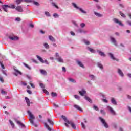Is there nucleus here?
<instances>
[{
    "instance_id": "1",
    "label": "nucleus",
    "mask_w": 131,
    "mask_h": 131,
    "mask_svg": "<svg viewBox=\"0 0 131 131\" xmlns=\"http://www.w3.org/2000/svg\"><path fill=\"white\" fill-rule=\"evenodd\" d=\"M61 117L63 118L64 121L66 122L64 123V125H66V127L69 128V124H70L73 129H76V126L72 121L68 120V119H67V118L65 116L62 115Z\"/></svg>"
},
{
    "instance_id": "2",
    "label": "nucleus",
    "mask_w": 131,
    "mask_h": 131,
    "mask_svg": "<svg viewBox=\"0 0 131 131\" xmlns=\"http://www.w3.org/2000/svg\"><path fill=\"white\" fill-rule=\"evenodd\" d=\"M27 113L29 115V116L30 117V123H31L33 125H34V126H35V127H37V125L34 124V121L33 120H32V119H35V117H34V116L33 115H32V114L31 113V112H30V111H28Z\"/></svg>"
},
{
    "instance_id": "3",
    "label": "nucleus",
    "mask_w": 131,
    "mask_h": 131,
    "mask_svg": "<svg viewBox=\"0 0 131 131\" xmlns=\"http://www.w3.org/2000/svg\"><path fill=\"white\" fill-rule=\"evenodd\" d=\"M55 60L59 63H64V59L60 56L59 53L56 52L55 54Z\"/></svg>"
},
{
    "instance_id": "4",
    "label": "nucleus",
    "mask_w": 131,
    "mask_h": 131,
    "mask_svg": "<svg viewBox=\"0 0 131 131\" xmlns=\"http://www.w3.org/2000/svg\"><path fill=\"white\" fill-rule=\"evenodd\" d=\"M99 119L104 127H105V128H109V125L108 124V123H107V122H106V120L105 119H103V118L101 117H99Z\"/></svg>"
},
{
    "instance_id": "5",
    "label": "nucleus",
    "mask_w": 131,
    "mask_h": 131,
    "mask_svg": "<svg viewBox=\"0 0 131 131\" xmlns=\"http://www.w3.org/2000/svg\"><path fill=\"white\" fill-rule=\"evenodd\" d=\"M107 108L112 115H116V112L111 106H108Z\"/></svg>"
},
{
    "instance_id": "6",
    "label": "nucleus",
    "mask_w": 131,
    "mask_h": 131,
    "mask_svg": "<svg viewBox=\"0 0 131 131\" xmlns=\"http://www.w3.org/2000/svg\"><path fill=\"white\" fill-rule=\"evenodd\" d=\"M113 20L115 23H116V24H118L119 26H121L122 27H123V26H124V25L122 24L121 21H119V20H118V19L117 18H114Z\"/></svg>"
},
{
    "instance_id": "7",
    "label": "nucleus",
    "mask_w": 131,
    "mask_h": 131,
    "mask_svg": "<svg viewBox=\"0 0 131 131\" xmlns=\"http://www.w3.org/2000/svg\"><path fill=\"white\" fill-rule=\"evenodd\" d=\"M14 121L16 123H17V124H18V125H19V126H21L22 128H25V125L22 123V122H21L20 121L18 120V119L15 118Z\"/></svg>"
},
{
    "instance_id": "8",
    "label": "nucleus",
    "mask_w": 131,
    "mask_h": 131,
    "mask_svg": "<svg viewBox=\"0 0 131 131\" xmlns=\"http://www.w3.org/2000/svg\"><path fill=\"white\" fill-rule=\"evenodd\" d=\"M9 38L11 40H13L14 41H16V40H19V37L16 36H9Z\"/></svg>"
},
{
    "instance_id": "9",
    "label": "nucleus",
    "mask_w": 131,
    "mask_h": 131,
    "mask_svg": "<svg viewBox=\"0 0 131 131\" xmlns=\"http://www.w3.org/2000/svg\"><path fill=\"white\" fill-rule=\"evenodd\" d=\"M77 33H84V34H85V33H88V31H85L82 29H78L76 31Z\"/></svg>"
},
{
    "instance_id": "10",
    "label": "nucleus",
    "mask_w": 131,
    "mask_h": 131,
    "mask_svg": "<svg viewBox=\"0 0 131 131\" xmlns=\"http://www.w3.org/2000/svg\"><path fill=\"white\" fill-rule=\"evenodd\" d=\"M14 71L15 72L13 73L14 75L15 76H18V74H19L20 75H22V72H20L19 70L14 69Z\"/></svg>"
},
{
    "instance_id": "11",
    "label": "nucleus",
    "mask_w": 131,
    "mask_h": 131,
    "mask_svg": "<svg viewBox=\"0 0 131 131\" xmlns=\"http://www.w3.org/2000/svg\"><path fill=\"white\" fill-rule=\"evenodd\" d=\"M3 10H4V12H8V8H9V5H3L1 6Z\"/></svg>"
},
{
    "instance_id": "12",
    "label": "nucleus",
    "mask_w": 131,
    "mask_h": 131,
    "mask_svg": "<svg viewBox=\"0 0 131 131\" xmlns=\"http://www.w3.org/2000/svg\"><path fill=\"white\" fill-rule=\"evenodd\" d=\"M110 39L112 43H113L116 47H117V42L116 41L115 38H114L113 37H110Z\"/></svg>"
},
{
    "instance_id": "13",
    "label": "nucleus",
    "mask_w": 131,
    "mask_h": 131,
    "mask_svg": "<svg viewBox=\"0 0 131 131\" xmlns=\"http://www.w3.org/2000/svg\"><path fill=\"white\" fill-rule=\"evenodd\" d=\"M16 11L17 12H19L20 13H22L23 12V8H22L21 6H18L15 8Z\"/></svg>"
},
{
    "instance_id": "14",
    "label": "nucleus",
    "mask_w": 131,
    "mask_h": 131,
    "mask_svg": "<svg viewBox=\"0 0 131 131\" xmlns=\"http://www.w3.org/2000/svg\"><path fill=\"white\" fill-rule=\"evenodd\" d=\"M97 52L98 54H99V55H100V56L101 57H106V54H105V53L102 52L101 50H97Z\"/></svg>"
},
{
    "instance_id": "15",
    "label": "nucleus",
    "mask_w": 131,
    "mask_h": 131,
    "mask_svg": "<svg viewBox=\"0 0 131 131\" xmlns=\"http://www.w3.org/2000/svg\"><path fill=\"white\" fill-rule=\"evenodd\" d=\"M117 72L119 75H120V76H121V77H123V76H124V74H123V72H122V71H121L120 69H118Z\"/></svg>"
},
{
    "instance_id": "16",
    "label": "nucleus",
    "mask_w": 131,
    "mask_h": 131,
    "mask_svg": "<svg viewBox=\"0 0 131 131\" xmlns=\"http://www.w3.org/2000/svg\"><path fill=\"white\" fill-rule=\"evenodd\" d=\"M79 93L80 95V96H82L83 97L85 94H86V91L84 90V89H82L81 91H79Z\"/></svg>"
},
{
    "instance_id": "17",
    "label": "nucleus",
    "mask_w": 131,
    "mask_h": 131,
    "mask_svg": "<svg viewBox=\"0 0 131 131\" xmlns=\"http://www.w3.org/2000/svg\"><path fill=\"white\" fill-rule=\"evenodd\" d=\"M108 55H109L111 59H112L114 61H117V62H118V59H117L115 57H114V55H113V54H112V53H109Z\"/></svg>"
},
{
    "instance_id": "18",
    "label": "nucleus",
    "mask_w": 131,
    "mask_h": 131,
    "mask_svg": "<svg viewBox=\"0 0 131 131\" xmlns=\"http://www.w3.org/2000/svg\"><path fill=\"white\" fill-rule=\"evenodd\" d=\"M97 67L100 68L101 70H103L104 69V67L103 66V64L101 62H97Z\"/></svg>"
},
{
    "instance_id": "19",
    "label": "nucleus",
    "mask_w": 131,
    "mask_h": 131,
    "mask_svg": "<svg viewBox=\"0 0 131 131\" xmlns=\"http://www.w3.org/2000/svg\"><path fill=\"white\" fill-rule=\"evenodd\" d=\"M111 101L113 105H114L115 106H116V105H117V102H116V100H115V99H114V98H112Z\"/></svg>"
},
{
    "instance_id": "20",
    "label": "nucleus",
    "mask_w": 131,
    "mask_h": 131,
    "mask_svg": "<svg viewBox=\"0 0 131 131\" xmlns=\"http://www.w3.org/2000/svg\"><path fill=\"white\" fill-rule=\"evenodd\" d=\"M77 64L80 66V67H81L82 68H84V66H83V64H82V62L79 60L76 61Z\"/></svg>"
},
{
    "instance_id": "21",
    "label": "nucleus",
    "mask_w": 131,
    "mask_h": 131,
    "mask_svg": "<svg viewBox=\"0 0 131 131\" xmlns=\"http://www.w3.org/2000/svg\"><path fill=\"white\" fill-rule=\"evenodd\" d=\"M49 40H51V41H52L53 42H56V39L54 37H53L52 35L49 36Z\"/></svg>"
},
{
    "instance_id": "22",
    "label": "nucleus",
    "mask_w": 131,
    "mask_h": 131,
    "mask_svg": "<svg viewBox=\"0 0 131 131\" xmlns=\"http://www.w3.org/2000/svg\"><path fill=\"white\" fill-rule=\"evenodd\" d=\"M74 108H75L76 109H77V110H79V111H81V112H82V108H81L80 107H79V105L75 104L74 105Z\"/></svg>"
},
{
    "instance_id": "23",
    "label": "nucleus",
    "mask_w": 131,
    "mask_h": 131,
    "mask_svg": "<svg viewBox=\"0 0 131 131\" xmlns=\"http://www.w3.org/2000/svg\"><path fill=\"white\" fill-rule=\"evenodd\" d=\"M39 71L41 74H42V75H45V76H47V71L45 70L40 69Z\"/></svg>"
},
{
    "instance_id": "24",
    "label": "nucleus",
    "mask_w": 131,
    "mask_h": 131,
    "mask_svg": "<svg viewBox=\"0 0 131 131\" xmlns=\"http://www.w3.org/2000/svg\"><path fill=\"white\" fill-rule=\"evenodd\" d=\"M25 99L26 100V102L27 103V106L29 107V106H30V100H29V99L26 97H25Z\"/></svg>"
},
{
    "instance_id": "25",
    "label": "nucleus",
    "mask_w": 131,
    "mask_h": 131,
    "mask_svg": "<svg viewBox=\"0 0 131 131\" xmlns=\"http://www.w3.org/2000/svg\"><path fill=\"white\" fill-rule=\"evenodd\" d=\"M87 50L88 51H89L90 52H91V53H95L96 52V51H95V50H94L92 48H90L89 47L86 48Z\"/></svg>"
},
{
    "instance_id": "26",
    "label": "nucleus",
    "mask_w": 131,
    "mask_h": 131,
    "mask_svg": "<svg viewBox=\"0 0 131 131\" xmlns=\"http://www.w3.org/2000/svg\"><path fill=\"white\" fill-rule=\"evenodd\" d=\"M36 57L38 59V60H39V61H40V62H41V63H45L43 59H42V58L41 57H40V56H39L38 55H36Z\"/></svg>"
},
{
    "instance_id": "27",
    "label": "nucleus",
    "mask_w": 131,
    "mask_h": 131,
    "mask_svg": "<svg viewBox=\"0 0 131 131\" xmlns=\"http://www.w3.org/2000/svg\"><path fill=\"white\" fill-rule=\"evenodd\" d=\"M44 124L45 126L46 127V128H47L48 130L52 131V128L50 127V126H49V125H48L47 123H44Z\"/></svg>"
},
{
    "instance_id": "28",
    "label": "nucleus",
    "mask_w": 131,
    "mask_h": 131,
    "mask_svg": "<svg viewBox=\"0 0 131 131\" xmlns=\"http://www.w3.org/2000/svg\"><path fill=\"white\" fill-rule=\"evenodd\" d=\"M83 42H84V43H85V45H86V46H89V45L91 44V43L90 42V41L89 40H85V39L83 40Z\"/></svg>"
},
{
    "instance_id": "29",
    "label": "nucleus",
    "mask_w": 131,
    "mask_h": 131,
    "mask_svg": "<svg viewBox=\"0 0 131 131\" xmlns=\"http://www.w3.org/2000/svg\"><path fill=\"white\" fill-rule=\"evenodd\" d=\"M94 14H95V15L97 17H103V14H101L98 12H94Z\"/></svg>"
},
{
    "instance_id": "30",
    "label": "nucleus",
    "mask_w": 131,
    "mask_h": 131,
    "mask_svg": "<svg viewBox=\"0 0 131 131\" xmlns=\"http://www.w3.org/2000/svg\"><path fill=\"white\" fill-rule=\"evenodd\" d=\"M43 46L45 49H47V50H49V49H50V46L49 45V44H48V43H44Z\"/></svg>"
},
{
    "instance_id": "31",
    "label": "nucleus",
    "mask_w": 131,
    "mask_h": 131,
    "mask_svg": "<svg viewBox=\"0 0 131 131\" xmlns=\"http://www.w3.org/2000/svg\"><path fill=\"white\" fill-rule=\"evenodd\" d=\"M8 8L10 9H16V6L14 4H10V5H8Z\"/></svg>"
},
{
    "instance_id": "32",
    "label": "nucleus",
    "mask_w": 131,
    "mask_h": 131,
    "mask_svg": "<svg viewBox=\"0 0 131 131\" xmlns=\"http://www.w3.org/2000/svg\"><path fill=\"white\" fill-rule=\"evenodd\" d=\"M84 99H86V101H88L89 103H92V100L91 99V98H90V97L88 96H85Z\"/></svg>"
},
{
    "instance_id": "33",
    "label": "nucleus",
    "mask_w": 131,
    "mask_h": 131,
    "mask_svg": "<svg viewBox=\"0 0 131 131\" xmlns=\"http://www.w3.org/2000/svg\"><path fill=\"white\" fill-rule=\"evenodd\" d=\"M78 10H79V11L80 12H81V13H82L83 14H86V11L83 10V9H82V8H80L79 7Z\"/></svg>"
},
{
    "instance_id": "34",
    "label": "nucleus",
    "mask_w": 131,
    "mask_h": 131,
    "mask_svg": "<svg viewBox=\"0 0 131 131\" xmlns=\"http://www.w3.org/2000/svg\"><path fill=\"white\" fill-rule=\"evenodd\" d=\"M23 65H24V66L25 67H26V68H28V69H29V70H31V67H29V66H28V64H27L25 63H23Z\"/></svg>"
},
{
    "instance_id": "35",
    "label": "nucleus",
    "mask_w": 131,
    "mask_h": 131,
    "mask_svg": "<svg viewBox=\"0 0 131 131\" xmlns=\"http://www.w3.org/2000/svg\"><path fill=\"white\" fill-rule=\"evenodd\" d=\"M15 2L16 3V5H20L21 3H23V0H16Z\"/></svg>"
},
{
    "instance_id": "36",
    "label": "nucleus",
    "mask_w": 131,
    "mask_h": 131,
    "mask_svg": "<svg viewBox=\"0 0 131 131\" xmlns=\"http://www.w3.org/2000/svg\"><path fill=\"white\" fill-rule=\"evenodd\" d=\"M89 77L92 80H95V78H96V77L94 75H90Z\"/></svg>"
},
{
    "instance_id": "37",
    "label": "nucleus",
    "mask_w": 131,
    "mask_h": 131,
    "mask_svg": "<svg viewBox=\"0 0 131 131\" xmlns=\"http://www.w3.org/2000/svg\"><path fill=\"white\" fill-rule=\"evenodd\" d=\"M45 14L47 17H51V14H50L49 12L45 11Z\"/></svg>"
},
{
    "instance_id": "38",
    "label": "nucleus",
    "mask_w": 131,
    "mask_h": 131,
    "mask_svg": "<svg viewBox=\"0 0 131 131\" xmlns=\"http://www.w3.org/2000/svg\"><path fill=\"white\" fill-rule=\"evenodd\" d=\"M9 122L11 126L13 127V128H14V127H15V124H14V122H13V121H12L11 120H9Z\"/></svg>"
},
{
    "instance_id": "39",
    "label": "nucleus",
    "mask_w": 131,
    "mask_h": 131,
    "mask_svg": "<svg viewBox=\"0 0 131 131\" xmlns=\"http://www.w3.org/2000/svg\"><path fill=\"white\" fill-rule=\"evenodd\" d=\"M47 121H48V122H49V123L51 124V125H54V122H52L51 119H48Z\"/></svg>"
},
{
    "instance_id": "40",
    "label": "nucleus",
    "mask_w": 131,
    "mask_h": 131,
    "mask_svg": "<svg viewBox=\"0 0 131 131\" xmlns=\"http://www.w3.org/2000/svg\"><path fill=\"white\" fill-rule=\"evenodd\" d=\"M51 96H52V97H57V96H58V95L57 94V93H56L55 92H52L51 93Z\"/></svg>"
},
{
    "instance_id": "41",
    "label": "nucleus",
    "mask_w": 131,
    "mask_h": 131,
    "mask_svg": "<svg viewBox=\"0 0 131 131\" xmlns=\"http://www.w3.org/2000/svg\"><path fill=\"white\" fill-rule=\"evenodd\" d=\"M32 0H23V3H32Z\"/></svg>"
},
{
    "instance_id": "42",
    "label": "nucleus",
    "mask_w": 131,
    "mask_h": 131,
    "mask_svg": "<svg viewBox=\"0 0 131 131\" xmlns=\"http://www.w3.org/2000/svg\"><path fill=\"white\" fill-rule=\"evenodd\" d=\"M93 109H94V110H96V111H99V107H98V106L96 105L93 106Z\"/></svg>"
},
{
    "instance_id": "43",
    "label": "nucleus",
    "mask_w": 131,
    "mask_h": 131,
    "mask_svg": "<svg viewBox=\"0 0 131 131\" xmlns=\"http://www.w3.org/2000/svg\"><path fill=\"white\" fill-rule=\"evenodd\" d=\"M52 6H53L54 7H55L56 9H59V7L57 5H56V3L52 2Z\"/></svg>"
},
{
    "instance_id": "44",
    "label": "nucleus",
    "mask_w": 131,
    "mask_h": 131,
    "mask_svg": "<svg viewBox=\"0 0 131 131\" xmlns=\"http://www.w3.org/2000/svg\"><path fill=\"white\" fill-rule=\"evenodd\" d=\"M74 98H75L76 100H80V97L78 95H75Z\"/></svg>"
},
{
    "instance_id": "45",
    "label": "nucleus",
    "mask_w": 131,
    "mask_h": 131,
    "mask_svg": "<svg viewBox=\"0 0 131 131\" xmlns=\"http://www.w3.org/2000/svg\"><path fill=\"white\" fill-rule=\"evenodd\" d=\"M100 113H101L102 114V115H105V114H106V112H105V111L104 110H101Z\"/></svg>"
},
{
    "instance_id": "46",
    "label": "nucleus",
    "mask_w": 131,
    "mask_h": 131,
    "mask_svg": "<svg viewBox=\"0 0 131 131\" xmlns=\"http://www.w3.org/2000/svg\"><path fill=\"white\" fill-rule=\"evenodd\" d=\"M54 18H59V14L57 13H54L53 14Z\"/></svg>"
},
{
    "instance_id": "47",
    "label": "nucleus",
    "mask_w": 131,
    "mask_h": 131,
    "mask_svg": "<svg viewBox=\"0 0 131 131\" xmlns=\"http://www.w3.org/2000/svg\"><path fill=\"white\" fill-rule=\"evenodd\" d=\"M72 5H73V7H74V8H76V9H77L78 10L79 8V7H78V6L76 5V4L75 3H72Z\"/></svg>"
},
{
    "instance_id": "48",
    "label": "nucleus",
    "mask_w": 131,
    "mask_h": 131,
    "mask_svg": "<svg viewBox=\"0 0 131 131\" xmlns=\"http://www.w3.org/2000/svg\"><path fill=\"white\" fill-rule=\"evenodd\" d=\"M69 81H70L71 82H74V83H75V80L71 78H69Z\"/></svg>"
},
{
    "instance_id": "49",
    "label": "nucleus",
    "mask_w": 131,
    "mask_h": 131,
    "mask_svg": "<svg viewBox=\"0 0 131 131\" xmlns=\"http://www.w3.org/2000/svg\"><path fill=\"white\" fill-rule=\"evenodd\" d=\"M2 73L3 74H4L5 76H8V74H7V72L5 70H2Z\"/></svg>"
},
{
    "instance_id": "50",
    "label": "nucleus",
    "mask_w": 131,
    "mask_h": 131,
    "mask_svg": "<svg viewBox=\"0 0 131 131\" xmlns=\"http://www.w3.org/2000/svg\"><path fill=\"white\" fill-rule=\"evenodd\" d=\"M80 27H81V28H83L85 27V24H84V23H81V24H80Z\"/></svg>"
},
{
    "instance_id": "51",
    "label": "nucleus",
    "mask_w": 131,
    "mask_h": 131,
    "mask_svg": "<svg viewBox=\"0 0 131 131\" xmlns=\"http://www.w3.org/2000/svg\"><path fill=\"white\" fill-rule=\"evenodd\" d=\"M1 94H2V95H7V92L4 91L3 90H1Z\"/></svg>"
},
{
    "instance_id": "52",
    "label": "nucleus",
    "mask_w": 131,
    "mask_h": 131,
    "mask_svg": "<svg viewBox=\"0 0 131 131\" xmlns=\"http://www.w3.org/2000/svg\"><path fill=\"white\" fill-rule=\"evenodd\" d=\"M15 21L17 22H20L21 21V18H20V17H16L15 18Z\"/></svg>"
},
{
    "instance_id": "53",
    "label": "nucleus",
    "mask_w": 131,
    "mask_h": 131,
    "mask_svg": "<svg viewBox=\"0 0 131 131\" xmlns=\"http://www.w3.org/2000/svg\"><path fill=\"white\" fill-rule=\"evenodd\" d=\"M81 125L82 128H83V129H85V125H84V123H83V122L81 123Z\"/></svg>"
},
{
    "instance_id": "54",
    "label": "nucleus",
    "mask_w": 131,
    "mask_h": 131,
    "mask_svg": "<svg viewBox=\"0 0 131 131\" xmlns=\"http://www.w3.org/2000/svg\"><path fill=\"white\" fill-rule=\"evenodd\" d=\"M120 14L121 16V17H123V18H125V15L123 13H122V12H120Z\"/></svg>"
},
{
    "instance_id": "55",
    "label": "nucleus",
    "mask_w": 131,
    "mask_h": 131,
    "mask_svg": "<svg viewBox=\"0 0 131 131\" xmlns=\"http://www.w3.org/2000/svg\"><path fill=\"white\" fill-rule=\"evenodd\" d=\"M0 81H1L2 83H4L5 81L4 80V78H3V77L0 76Z\"/></svg>"
},
{
    "instance_id": "56",
    "label": "nucleus",
    "mask_w": 131,
    "mask_h": 131,
    "mask_svg": "<svg viewBox=\"0 0 131 131\" xmlns=\"http://www.w3.org/2000/svg\"><path fill=\"white\" fill-rule=\"evenodd\" d=\"M34 5H35L36 6H39V3L38 2H36L35 1H33Z\"/></svg>"
},
{
    "instance_id": "57",
    "label": "nucleus",
    "mask_w": 131,
    "mask_h": 131,
    "mask_svg": "<svg viewBox=\"0 0 131 131\" xmlns=\"http://www.w3.org/2000/svg\"><path fill=\"white\" fill-rule=\"evenodd\" d=\"M43 93H45L46 94H47V95H49V92H48V91H47V90L43 89Z\"/></svg>"
},
{
    "instance_id": "58",
    "label": "nucleus",
    "mask_w": 131,
    "mask_h": 131,
    "mask_svg": "<svg viewBox=\"0 0 131 131\" xmlns=\"http://www.w3.org/2000/svg\"><path fill=\"white\" fill-rule=\"evenodd\" d=\"M0 64L2 69H5V66L3 64V63H2V62H0Z\"/></svg>"
},
{
    "instance_id": "59",
    "label": "nucleus",
    "mask_w": 131,
    "mask_h": 131,
    "mask_svg": "<svg viewBox=\"0 0 131 131\" xmlns=\"http://www.w3.org/2000/svg\"><path fill=\"white\" fill-rule=\"evenodd\" d=\"M27 92L28 94H29V95H31V94H32V92H31V91H30L29 90H27Z\"/></svg>"
},
{
    "instance_id": "60",
    "label": "nucleus",
    "mask_w": 131,
    "mask_h": 131,
    "mask_svg": "<svg viewBox=\"0 0 131 131\" xmlns=\"http://www.w3.org/2000/svg\"><path fill=\"white\" fill-rule=\"evenodd\" d=\"M30 84L31 88H33V89L35 88V86L32 83H30Z\"/></svg>"
},
{
    "instance_id": "61",
    "label": "nucleus",
    "mask_w": 131,
    "mask_h": 131,
    "mask_svg": "<svg viewBox=\"0 0 131 131\" xmlns=\"http://www.w3.org/2000/svg\"><path fill=\"white\" fill-rule=\"evenodd\" d=\"M126 23H127V24H128V25H129V26H131V21H130V20H127L126 21Z\"/></svg>"
},
{
    "instance_id": "62",
    "label": "nucleus",
    "mask_w": 131,
    "mask_h": 131,
    "mask_svg": "<svg viewBox=\"0 0 131 131\" xmlns=\"http://www.w3.org/2000/svg\"><path fill=\"white\" fill-rule=\"evenodd\" d=\"M40 88H42V89H45V85H43V83H40Z\"/></svg>"
},
{
    "instance_id": "63",
    "label": "nucleus",
    "mask_w": 131,
    "mask_h": 131,
    "mask_svg": "<svg viewBox=\"0 0 131 131\" xmlns=\"http://www.w3.org/2000/svg\"><path fill=\"white\" fill-rule=\"evenodd\" d=\"M96 8H97L98 10H101V6L99 5H96Z\"/></svg>"
},
{
    "instance_id": "64",
    "label": "nucleus",
    "mask_w": 131,
    "mask_h": 131,
    "mask_svg": "<svg viewBox=\"0 0 131 131\" xmlns=\"http://www.w3.org/2000/svg\"><path fill=\"white\" fill-rule=\"evenodd\" d=\"M127 76H128V77H129V78H131V73L127 74Z\"/></svg>"
}]
</instances>
